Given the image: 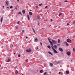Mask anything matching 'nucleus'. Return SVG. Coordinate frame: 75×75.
Returning a JSON list of instances; mask_svg holds the SVG:
<instances>
[{
	"mask_svg": "<svg viewBox=\"0 0 75 75\" xmlns=\"http://www.w3.org/2000/svg\"><path fill=\"white\" fill-rule=\"evenodd\" d=\"M52 48L53 50V51L54 53H58V52H57L55 49H54V47H52Z\"/></svg>",
	"mask_w": 75,
	"mask_h": 75,
	"instance_id": "nucleus-1",
	"label": "nucleus"
},
{
	"mask_svg": "<svg viewBox=\"0 0 75 75\" xmlns=\"http://www.w3.org/2000/svg\"><path fill=\"white\" fill-rule=\"evenodd\" d=\"M48 40L50 43V44H51V47H53V43H52V42L50 41V38H48Z\"/></svg>",
	"mask_w": 75,
	"mask_h": 75,
	"instance_id": "nucleus-2",
	"label": "nucleus"
},
{
	"mask_svg": "<svg viewBox=\"0 0 75 75\" xmlns=\"http://www.w3.org/2000/svg\"><path fill=\"white\" fill-rule=\"evenodd\" d=\"M52 42L54 44H57V42H56L54 40H52Z\"/></svg>",
	"mask_w": 75,
	"mask_h": 75,
	"instance_id": "nucleus-3",
	"label": "nucleus"
},
{
	"mask_svg": "<svg viewBox=\"0 0 75 75\" xmlns=\"http://www.w3.org/2000/svg\"><path fill=\"white\" fill-rule=\"evenodd\" d=\"M67 41L68 42H71L72 41H71V39H67Z\"/></svg>",
	"mask_w": 75,
	"mask_h": 75,
	"instance_id": "nucleus-4",
	"label": "nucleus"
},
{
	"mask_svg": "<svg viewBox=\"0 0 75 75\" xmlns=\"http://www.w3.org/2000/svg\"><path fill=\"white\" fill-rule=\"evenodd\" d=\"M31 49H29L26 50V52H31Z\"/></svg>",
	"mask_w": 75,
	"mask_h": 75,
	"instance_id": "nucleus-5",
	"label": "nucleus"
},
{
	"mask_svg": "<svg viewBox=\"0 0 75 75\" xmlns=\"http://www.w3.org/2000/svg\"><path fill=\"white\" fill-rule=\"evenodd\" d=\"M59 50L61 52H62V51H63V49H62V48L60 47L59 48Z\"/></svg>",
	"mask_w": 75,
	"mask_h": 75,
	"instance_id": "nucleus-6",
	"label": "nucleus"
},
{
	"mask_svg": "<svg viewBox=\"0 0 75 75\" xmlns=\"http://www.w3.org/2000/svg\"><path fill=\"white\" fill-rule=\"evenodd\" d=\"M67 54L69 56L70 55H71V52H67Z\"/></svg>",
	"mask_w": 75,
	"mask_h": 75,
	"instance_id": "nucleus-7",
	"label": "nucleus"
},
{
	"mask_svg": "<svg viewBox=\"0 0 75 75\" xmlns=\"http://www.w3.org/2000/svg\"><path fill=\"white\" fill-rule=\"evenodd\" d=\"M65 43L67 46V47H68V46H69V44H68V43H67V42H65Z\"/></svg>",
	"mask_w": 75,
	"mask_h": 75,
	"instance_id": "nucleus-8",
	"label": "nucleus"
},
{
	"mask_svg": "<svg viewBox=\"0 0 75 75\" xmlns=\"http://www.w3.org/2000/svg\"><path fill=\"white\" fill-rule=\"evenodd\" d=\"M48 53L49 54H51V55H53V54H52V53L50 52H48Z\"/></svg>",
	"mask_w": 75,
	"mask_h": 75,
	"instance_id": "nucleus-9",
	"label": "nucleus"
},
{
	"mask_svg": "<svg viewBox=\"0 0 75 75\" xmlns=\"http://www.w3.org/2000/svg\"><path fill=\"white\" fill-rule=\"evenodd\" d=\"M54 47L55 49H57V46L56 45L54 46Z\"/></svg>",
	"mask_w": 75,
	"mask_h": 75,
	"instance_id": "nucleus-10",
	"label": "nucleus"
},
{
	"mask_svg": "<svg viewBox=\"0 0 75 75\" xmlns=\"http://www.w3.org/2000/svg\"><path fill=\"white\" fill-rule=\"evenodd\" d=\"M69 71H66V73L67 74H69Z\"/></svg>",
	"mask_w": 75,
	"mask_h": 75,
	"instance_id": "nucleus-11",
	"label": "nucleus"
},
{
	"mask_svg": "<svg viewBox=\"0 0 75 75\" xmlns=\"http://www.w3.org/2000/svg\"><path fill=\"white\" fill-rule=\"evenodd\" d=\"M29 15H30V16L32 15V12H30L29 13Z\"/></svg>",
	"mask_w": 75,
	"mask_h": 75,
	"instance_id": "nucleus-12",
	"label": "nucleus"
},
{
	"mask_svg": "<svg viewBox=\"0 0 75 75\" xmlns=\"http://www.w3.org/2000/svg\"><path fill=\"white\" fill-rule=\"evenodd\" d=\"M62 13H60L59 14V16H62Z\"/></svg>",
	"mask_w": 75,
	"mask_h": 75,
	"instance_id": "nucleus-13",
	"label": "nucleus"
},
{
	"mask_svg": "<svg viewBox=\"0 0 75 75\" xmlns=\"http://www.w3.org/2000/svg\"><path fill=\"white\" fill-rule=\"evenodd\" d=\"M37 18L38 19H40V16H37Z\"/></svg>",
	"mask_w": 75,
	"mask_h": 75,
	"instance_id": "nucleus-14",
	"label": "nucleus"
},
{
	"mask_svg": "<svg viewBox=\"0 0 75 75\" xmlns=\"http://www.w3.org/2000/svg\"><path fill=\"white\" fill-rule=\"evenodd\" d=\"M58 43H61V41H60V40H59V39H58Z\"/></svg>",
	"mask_w": 75,
	"mask_h": 75,
	"instance_id": "nucleus-15",
	"label": "nucleus"
},
{
	"mask_svg": "<svg viewBox=\"0 0 75 75\" xmlns=\"http://www.w3.org/2000/svg\"><path fill=\"white\" fill-rule=\"evenodd\" d=\"M32 30L33 31V32H34V33L35 34V30H34V28H33Z\"/></svg>",
	"mask_w": 75,
	"mask_h": 75,
	"instance_id": "nucleus-16",
	"label": "nucleus"
},
{
	"mask_svg": "<svg viewBox=\"0 0 75 75\" xmlns=\"http://www.w3.org/2000/svg\"><path fill=\"white\" fill-rule=\"evenodd\" d=\"M6 4L7 5H8L9 4V2L8 1H7Z\"/></svg>",
	"mask_w": 75,
	"mask_h": 75,
	"instance_id": "nucleus-17",
	"label": "nucleus"
},
{
	"mask_svg": "<svg viewBox=\"0 0 75 75\" xmlns=\"http://www.w3.org/2000/svg\"><path fill=\"white\" fill-rule=\"evenodd\" d=\"M25 10H23V11H22V13L23 14H25Z\"/></svg>",
	"mask_w": 75,
	"mask_h": 75,
	"instance_id": "nucleus-18",
	"label": "nucleus"
},
{
	"mask_svg": "<svg viewBox=\"0 0 75 75\" xmlns=\"http://www.w3.org/2000/svg\"><path fill=\"white\" fill-rule=\"evenodd\" d=\"M47 47L48 48H49V49H50L51 48V46H48Z\"/></svg>",
	"mask_w": 75,
	"mask_h": 75,
	"instance_id": "nucleus-19",
	"label": "nucleus"
},
{
	"mask_svg": "<svg viewBox=\"0 0 75 75\" xmlns=\"http://www.w3.org/2000/svg\"><path fill=\"white\" fill-rule=\"evenodd\" d=\"M27 16L28 20H30V16H29V15H28Z\"/></svg>",
	"mask_w": 75,
	"mask_h": 75,
	"instance_id": "nucleus-20",
	"label": "nucleus"
},
{
	"mask_svg": "<svg viewBox=\"0 0 75 75\" xmlns=\"http://www.w3.org/2000/svg\"><path fill=\"white\" fill-rule=\"evenodd\" d=\"M18 14H21V15H22V14H21V12H19L18 13Z\"/></svg>",
	"mask_w": 75,
	"mask_h": 75,
	"instance_id": "nucleus-21",
	"label": "nucleus"
},
{
	"mask_svg": "<svg viewBox=\"0 0 75 75\" xmlns=\"http://www.w3.org/2000/svg\"><path fill=\"white\" fill-rule=\"evenodd\" d=\"M43 72V71H42V70H41L40 71V73H42V72Z\"/></svg>",
	"mask_w": 75,
	"mask_h": 75,
	"instance_id": "nucleus-22",
	"label": "nucleus"
},
{
	"mask_svg": "<svg viewBox=\"0 0 75 75\" xmlns=\"http://www.w3.org/2000/svg\"><path fill=\"white\" fill-rule=\"evenodd\" d=\"M18 71H17V70L16 71L15 73H16V74H18Z\"/></svg>",
	"mask_w": 75,
	"mask_h": 75,
	"instance_id": "nucleus-23",
	"label": "nucleus"
},
{
	"mask_svg": "<svg viewBox=\"0 0 75 75\" xmlns=\"http://www.w3.org/2000/svg\"><path fill=\"white\" fill-rule=\"evenodd\" d=\"M13 47V45H11L10 46V47L11 48H12V47Z\"/></svg>",
	"mask_w": 75,
	"mask_h": 75,
	"instance_id": "nucleus-24",
	"label": "nucleus"
},
{
	"mask_svg": "<svg viewBox=\"0 0 75 75\" xmlns=\"http://www.w3.org/2000/svg\"><path fill=\"white\" fill-rule=\"evenodd\" d=\"M3 17H2L1 18V23H2V22H3Z\"/></svg>",
	"mask_w": 75,
	"mask_h": 75,
	"instance_id": "nucleus-25",
	"label": "nucleus"
},
{
	"mask_svg": "<svg viewBox=\"0 0 75 75\" xmlns=\"http://www.w3.org/2000/svg\"><path fill=\"white\" fill-rule=\"evenodd\" d=\"M47 74V72H45L44 74V75H46V74Z\"/></svg>",
	"mask_w": 75,
	"mask_h": 75,
	"instance_id": "nucleus-26",
	"label": "nucleus"
},
{
	"mask_svg": "<svg viewBox=\"0 0 75 75\" xmlns=\"http://www.w3.org/2000/svg\"><path fill=\"white\" fill-rule=\"evenodd\" d=\"M9 61H10V59H8L7 60V62H9Z\"/></svg>",
	"mask_w": 75,
	"mask_h": 75,
	"instance_id": "nucleus-27",
	"label": "nucleus"
},
{
	"mask_svg": "<svg viewBox=\"0 0 75 75\" xmlns=\"http://www.w3.org/2000/svg\"><path fill=\"white\" fill-rule=\"evenodd\" d=\"M35 41H38V39H37V38H36L35 39Z\"/></svg>",
	"mask_w": 75,
	"mask_h": 75,
	"instance_id": "nucleus-28",
	"label": "nucleus"
},
{
	"mask_svg": "<svg viewBox=\"0 0 75 75\" xmlns=\"http://www.w3.org/2000/svg\"><path fill=\"white\" fill-rule=\"evenodd\" d=\"M50 65H51V67H52L53 65V64H52L51 63H50Z\"/></svg>",
	"mask_w": 75,
	"mask_h": 75,
	"instance_id": "nucleus-29",
	"label": "nucleus"
},
{
	"mask_svg": "<svg viewBox=\"0 0 75 75\" xmlns=\"http://www.w3.org/2000/svg\"><path fill=\"white\" fill-rule=\"evenodd\" d=\"M45 8H48V6H47L45 7Z\"/></svg>",
	"mask_w": 75,
	"mask_h": 75,
	"instance_id": "nucleus-30",
	"label": "nucleus"
},
{
	"mask_svg": "<svg viewBox=\"0 0 75 75\" xmlns=\"http://www.w3.org/2000/svg\"><path fill=\"white\" fill-rule=\"evenodd\" d=\"M60 44H57V45H58V46H59V47L60 46Z\"/></svg>",
	"mask_w": 75,
	"mask_h": 75,
	"instance_id": "nucleus-31",
	"label": "nucleus"
},
{
	"mask_svg": "<svg viewBox=\"0 0 75 75\" xmlns=\"http://www.w3.org/2000/svg\"><path fill=\"white\" fill-rule=\"evenodd\" d=\"M73 51H74V52H75V48H74L73 49Z\"/></svg>",
	"mask_w": 75,
	"mask_h": 75,
	"instance_id": "nucleus-32",
	"label": "nucleus"
},
{
	"mask_svg": "<svg viewBox=\"0 0 75 75\" xmlns=\"http://www.w3.org/2000/svg\"><path fill=\"white\" fill-rule=\"evenodd\" d=\"M36 8H38V6H36Z\"/></svg>",
	"mask_w": 75,
	"mask_h": 75,
	"instance_id": "nucleus-33",
	"label": "nucleus"
},
{
	"mask_svg": "<svg viewBox=\"0 0 75 75\" xmlns=\"http://www.w3.org/2000/svg\"><path fill=\"white\" fill-rule=\"evenodd\" d=\"M10 8H13V6H10Z\"/></svg>",
	"mask_w": 75,
	"mask_h": 75,
	"instance_id": "nucleus-34",
	"label": "nucleus"
},
{
	"mask_svg": "<svg viewBox=\"0 0 75 75\" xmlns=\"http://www.w3.org/2000/svg\"><path fill=\"white\" fill-rule=\"evenodd\" d=\"M73 24H75V21H73Z\"/></svg>",
	"mask_w": 75,
	"mask_h": 75,
	"instance_id": "nucleus-35",
	"label": "nucleus"
},
{
	"mask_svg": "<svg viewBox=\"0 0 75 75\" xmlns=\"http://www.w3.org/2000/svg\"><path fill=\"white\" fill-rule=\"evenodd\" d=\"M42 4H39L40 6H41V5H42Z\"/></svg>",
	"mask_w": 75,
	"mask_h": 75,
	"instance_id": "nucleus-36",
	"label": "nucleus"
},
{
	"mask_svg": "<svg viewBox=\"0 0 75 75\" xmlns=\"http://www.w3.org/2000/svg\"><path fill=\"white\" fill-rule=\"evenodd\" d=\"M15 8L16 9V10H17V7L16 6Z\"/></svg>",
	"mask_w": 75,
	"mask_h": 75,
	"instance_id": "nucleus-37",
	"label": "nucleus"
},
{
	"mask_svg": "<svg viewBox=\"0 0 75 75\" xmlns=\"http://www.w3.org/2000/svg\"><path fill=\"white\" fill-rule=\"evenodd\" d=\"M40 45H42V43H41V42H40Z\"/></svg>",
	"mask_w": 75,
	"mask_h": 75,
	"instance_id": "nucleus-38",
	"label": "nucleus"
},
{
	"mask_svg": "<svg viewBox=\"0 0 75 75\" xmlns=\"http://www.w3.org/2000/svg\"><path fill=\"white\" fill-rule=\"evenodd\" d=\"M16 29H18V26H16Z\"/></svg>",
	"mask_w": 75,
	"mask_h": 75,
	"instance_id": "nucleus-39",
	"label": "nucleus"
},
{
	"mask_svg": "<svg viewBox=\"0 0 75 75\" xmlns=\"http://www.w3.org/2000/svg\"><path fill=\"white\" fill-rule=\"evenodd\" d=\"M60 74L61 75H62V74H63V73L62 72H61V73H60Z\"/></svg>",
	"mask_w": 75,
	"mask_h": 75,
	"instance_id": "nucleus-40",
	"label": "nucleus"
},
{
	"mask_svg": "<svg viewBox=\"0 0 75 75\" xmlns=\"http://www.w3.org/2000/svg\"><path fill=\"white\" fill-rule=\"evenodd\" d=\"M26 61L28 62V59L26 60Z\"/></svg>",
	"mask_w": 75,
	"mask_h": 75,
	"instance_id": "nucleus-41",
	"label": "nucleus"
},
{
	"mask_svg": "<svg viewBox=\"0 0 75 75\" xmlns=\"http://www.w3.org/2000/svg\"><path fill=\"white\" fill-rule=\"evenodd\" d=\"M18 57H20V55L19 54V55L18 56Z\"/></svg>",
	"mask_w": 75,
	"mask_h": 75,
	"instance_id": "nucleus-42",
	"label": "nucleus"
},
{
	"mask_svg": "<svg viewBox=\"0 0 75 75\" xmlns=\"http://www.w3.org/2000/svg\"><path fill=\"white\" fill-rule=\"evenodd\" d=\"M64 2H68V1H65Z\"/></svg>",
	"mask_w": 75,
	"mask_h": 75,
	"instance_id": "nucleus-43",
	"label": "nucleus"
},
{
	"mask_svg": "<svg viewBox=\"0 0 75 75\" xmlns=\"http://www.w3.org/2000/svg\"><path fill=\"white\" fill-rule=\"evenodd\" d=\"M69 23H67V25H69Z\"/></svg>",
	"mask_w": 75,
	"mask_h": 75,
	"instance_id": "nucleus-44",
	"label": "nucleus"
},
{
	"mask_svg": "<svg viewBox=\"0 0 75 75\" xmlns=\"http://www.w3.org/2000/svg\"><path fill=\"white\" fill-rule=\"evenodd\" d=\"M24 31L23 30L22 31V33H24Z\"/></svg>",
	"mask_w": 75,
	"mask_h": 75,
	"instance_id": "nucleus-45",
	"label": "nucleus"
},
{
	"mask_svg": "<svg viewBox=\"0 0 75 75\" xmlns=\"http://www.w3.org/2000/svg\"><path fill=\"white\" fill-rule=\"evenodd\" d=\"M61 72H59V74H61Z\"/></svg>",
	"mask_w": 75,
	"mask_h": 75,
	"instance_id": "nucleus-46",
	"label": "nucleus"
},
{
	"mask_svg": "<svg viewBox=\"0 0 75 75\" xmlns=\"http://www.w3.org/2000/svg\"><path fill=\"white\" fill-rule=\"evenodd\" d=\"M19 0H17V1H18V2H19Z\"/></svg>",
	"mask_w": 75,
	"mask_h": 75,
	"instance_id": "nucleus-47",
	"label": "nucleus"
},
{
	"mask_svg": "<svg viewBox=\"0 0 75 75\" xmlns=\"http://www.w3.org/2000/svg\"><path fill=\"white\" fill-rule=\"evenodd\" d=\"M52 21V19L51 20V21Z\"/></svg>",
	"mask_w": 75,
	"mask_h": 75,
	"instance_id": "nucleus-48",
	"label": "nucleus"
},
{
	"mask_svg": "<svg viewBox=\"0 0 75 75\" xmlns=\"http://www.w3.org/2000/svg\"><path fill=\"white\" fill-rule=\"evenodd\" d=\"M26 38H27V39L28 38V37H26Z\"/></svg>",
	"mask_w": 75,
	"mask_h": 75,
	"instance_id": "nucleus-49",
	"label": "nucleus"
},
{
	"mask_svg": "<svg viewBox=\"0 0 75 75\" xmlns=\"http://www.w3.org/2000/svg\"><path fill=\"white\" fill-rule=\"evenodd\" d=\"M3 8H4V6H3Z\"/></svg>",
	"mask_w": 75,
	"mask_h": 75,
	"instance_id": "nucleus-50",
	"label": "nucleus"
},
{
	"mask_svg": "<svg viewBox=\"0 0 75 75\" xmlns=\"http://www.w3.org/2000/svg\"><path fill=\"white\" fill-rule=\"evenodd\" d=\"M7 8H9V7H7Z\"/></svg>",
	"mask_w": 75,
	"mask_h": 75,
	"instance_id": "nucleus-51",
	"label": "nucleus"
},
{
	"mask_svg": "<svg viewBox=\"0 0 75 75\" xmlns=\"http://www.w3.org/2000/svg\"><path fill=\"white\" fill-rule=\"evenodd\" d=\"M62 8H60V10H62Z\"/></svg>",
	"mask_w": 75,
	"mask_h": 75,
	"instance_id": "nucleus-52",
	"label": "nucleus"
},
{
	"mask_svg": "<svg viewBox=\"0 0 75 75\" xmlns=\"http://www.w3.org/2000/svg\"><path fill=\"white\" fill-rule=\"evenodd\" d=\"M50 74H51V72H50Z\"/></svg>",
	"mask_w": 75,
	"mask_h": 75,
	"instance_id": "nucleus-53",
	"label": "nucleus"
},
{
	"mask_svg": "<svg viewBox=\"0 0 75 75\" xmlns=\"http://www.w3.org/2000/svg\"><path fill=\"white\" fill-rule=\"evenodd\" d=\"M18 24H19V22H18Z\"/></svg>",
	"mask_w": 75,
	"mask_h": 75,
	"instance_id": "nucleus-54",
	"label": "nucleus"
},
{
	"mask_svg": "<svg viewBox=\"0 0 75 75\" xmlns=\"http://www.w3.org/2000/svg\"><path fill=\"white\" fill-rule=\"evenodd\" d=\"M52 40V39H50V40H51V41Z\"/></svg>",
	"mask_w": 75,
	"mask_h": 75,
	"instance_id": "nucleus-55",
	"label": "nucleus"
},
{
	"mask_svg": "<svg viewBox=\"0 0 75 75\" xmlns=\"http://www.w3.org/2000/svg\"><path fill=\"white\" fill-rule=\"evenodd\" d=\"M71 62L72 61V60H71Z\"/></svg>",
	"mask_w": 75,
	"mask_h": 75,
	"instance_id": "nucleus-56",
	"label": "nucleus"
},
{
	"mask_svg": "<svg viewBox=\"0 0 75 75\" xmlns=\"http://www.w3.org/2000/svg\"><path fill=\"white\" fill-rule=\"evenodd\" d=\"M57 63H58H58H59V62H57Z\"/></svg>",
	"mask_w": 75,
	"mask_h": 75,
	"instance_id": "nucleus-57",
	"label": "nucleus"
},
{
	"mask_svg": "<svg viewBox=\"0 0 75 75\" xmlns=\"http://www.w3.org/2000/svg\"><path fill=\"white\" fill-rule=\"evenodd\" d=\"M22 75H24V74H23Z\"/></svg>",
	"mask_w": 75,
	"mask_h": 75,
	"instance_id": "nucleus-58",
	"label": "nucleus"
},
{
	"mask_svg": "<svg viewBox=\"0 0 75 75\" xmlns=\"http://www.w3.org/2000/svg\"><path fill=\"white\" fill-rule=\"evenodd\" d=\"M1 66V64H0V66Z\"/></svg>",
	"mask_w": 75,
	"mask_h": 75,
	"instance_id": "nucleus-59",
	"label": "nucleus"
},
{
	"mask_svg": "<svg viewBox=\"0 0 75 75\" xmlns=\"http://www.w3.org/2000/svg\"><path fill=\"white\" fill-rule=\"evenodd\" d=\"M40 16H41V14H40Z\"/></svg>",
	"mask_w": 75,
	"mask_h": 75,
	"instance_id": "nucleus-60",
	"label": "nucleus"
},
{
	"mask_svg": "<svg viewBox=\"0 0 75 75\" xmlns=\"http://www.w3.org/2000/svg\"><path fill=\"white\" fill-rule=\"evenodd\" d=\"M14 55H15V53H14Z\"/></svg>",
	"mask_w": 75,
	"mask_h": 75,
	"instance_id": "nucleus-61",
	"label": "nucleus"
},
{
	"mask_svg": "<svg viewBox=\"0 0 75 75\" xmlns=\"http://www.w3.org/2000/svg\"><path fill=\"white\" fill-rule=\"evenodd\" d=\"M39 24H40V23H39V24H38V25H39Z\"/></svg>",
	"mask_w": 75,
	"mask_h": 75,
	"instance_id": "nucleus-62",
	"label": "nucleus"
},
{
	"mask_svg": "<svg viewBox=\"0 0 75 75\" xmlns=\"http://www.w3.org/2000/svg\"><path fill=\"white\" fill-rule=\"evenodd\" d=\"M19 65H21V64H19Z\"/></svg>",
	"mask_w": 75,
	"mask_h": 75,
	"instance_id": "nucleus-63",
	"label": "nucleus"
},
{
	"mask_svg": "<svg viewBox=\"0 0 75 75\" xmlns=\"http://www.w3.org/2000/svg\"><path fill=\"white\" fill-rule=\"evenodd\" d=\"M31 11V10H30V11Z\"/></svg>",
	"mask_w": 75,
	"mask_h": 75,
	"instance_id": "nucleus-64",
	"label": "nucleus"
}]
</instances>
